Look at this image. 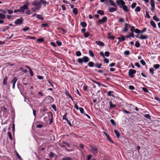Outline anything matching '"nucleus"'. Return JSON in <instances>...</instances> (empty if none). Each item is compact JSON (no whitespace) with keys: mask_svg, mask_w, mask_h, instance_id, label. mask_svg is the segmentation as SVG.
<instances>
[{"mask_svg":"<svg viewBox=\"0 0 160 160\" xmlns=\"http://www.w3.org/2000/svg\"><path fill=\"white\" fill-rule=\"evenodd\" d=\"M150 0V5L152 7L151 10L152 11H154L155 9V5L154 1L153 0Z\"/></svg>","mask_w":160,"mask_h":160,"instance_id":"obj_6","label":"nucleus"},{"mask_svg":"<svg viewBox=\"0 0 160 160\" xmlns=\"http://www.w3.org/2000/svg\"><path fill=\"white\" fill-rule=\"evenodd\" d=\"M58 45L59 46H60L62 45V42L59 41H56Z\"/></svg>","mask_w":160,"mask_h":160,"instance_id":"obj_60","label":"nucleus"},{"mask_svg":"<svg viewBox=\"0 0 160 160\" xmlns=\"http://www.w3.org/2000/svg\"><path fill=\"white\" fill-rule=\"evenodd\" d=\"M131 27V26L127 23H125L124 29L122 30V31L125 32H127L128 31V27Z\"/></svg>","mask_w":160,"mask_h":160,"instance_id":"obj_7","label":"nucleus"},{"mask_svg":"<svg viewBox=\"0 0 160 160\" xmlns=\"http://www.w3.org/2000/svg\"><path fill=\"white\" fill-rule=\"evenodd\" d=\"M88 87V86L87 85H86V84H84L83 87L84 90L85 91L87 90Z\"/></svg>","mask_w":160,"mask_h":160,"instance_id":"obj_49","label":"nucleus"},{"mask_svg":"<svg viewBox=\"0 0 160 160\" xmlns=\"http://www.w3.org/2000/svg\"><path fill=\"white\" fill-rule=\"evenodd\" d=\"M114 132L116 134L117 137L119 138L120 134L118 132V131L117 130H114Z\"/></svg>","mask_w":160,"mask_h":160,"instance_id":"obj_29","label":"nucleus"},{"mask_svg":"<svg viewBox=\"0 0 160 160\" xmlns=\"http://www.w3.org/2000/svg\"><path fill=\"white\" fill-rule=\"evenodd\" d=\"M153 71L154 69L153 68H150L149 69L150 72L152 74H153L154 73Z\"/></svg>","mask_w":160,"mask_h":160,"instance_id":"obj_55","label":"nucleus"},{"mask_svg":"<svg viewBox=\"0 0 160 160\" xmlns=\"http://www.w3.org/2000/svg\"><path fill=\"white\" fill-rule=\"evenodd\" d=\"M153 18L155 21L157 22H159L160 21V19L156 15H154L153 17Z\"/></svg>","mask_w":160,"mask_h":160,"instance_id":"obj_23","label":"nucleus"},{"mask_svg":"<svg viewBox=\"0 0 160 160\" xmlns=\"http://www.w3.org/2000/svg\"><path fill=\"white\" fill-rule=\"evenodd\" d=\"M110 122L112 125H116V123L114 121L113 119H111L110 120Z\"/></svg>","mask_w":160,"mask_h":160,"instance_id":"obj_59","label":"nucleus"},{"mask_svg":"<svg viewBox=\"0 0 160 160\" xmlns=\"http://www.w3.org/2000/svg\"><path fill=\"white\" fill-rule=\"evenodd\" d=\"M97 13L101 15H102L104 14V12L103 11L99 10L97 11Z\"/></svg>","mask_w":160,"mask_h":160,"instance_id":"obj_26","label":"nucleus"},{"mask_svg":"<svg viewBox=\"0 0 160 160\" xmlns=\"http://www.w3.org/2000/svg\"><path fill=\"white\" fill-rule=\"evenodd\" d=\"M129 27L131 28V29H130V31L132 32H134V31H135V28L134 27L131 26V27Z\"/></svg>","mask_w":160,"mask_h":160,"instance_id":"obj_41","label":"nucleus"},{"mask_svg":"<svg viewBox=\"0 0 160 160\" xmlns=\"http://www.w3.org/2000/svg\"><path fill=\"white\" fill-rule=\"evenodd\" d=\"M124 20L123 18H120L119 19L118 22H124Z\"/></svg>","mask_w":160,"mask_h":160,"instance_id":"obj_44","label":"nucleus"},{"mask_svg":"<svg viewBox=\"0 0 160 160\" xmlns=\"http://www.w3.org/2000/svg\"><path fill=\"white\" fill-rule=\"evenodd\" d=\"M96 43L98 45L101 46H104V43L101 41H96Z\"/></svg>","mask_w":160,"mask_h":160,"instance_id":"obj_11","label":"nucleus"},{"mask_svg":"<svg viewBox=\"0 0 160 160\" xmlns=\"http://www.w3.org/2000/svg\"><path fill=\"white\" fill-rule=\"evenodd\" d=\"M91 151L92 152L93 154L95 155L98 153V150L97 148L95 147H91Z\"/></svg>","mask_w":160,"mask_h":160,"instance_id":"obj_5","label":"nucleus"},{"mask_svg":"<svg viewBox=\"0 0 160 160\" xmlns=\"http://www.w3.org/2000/svg\"><path fill=\"white\" fill-rule=\"evenodd\" d=\"M141 10V8L139 6L137 7L136 8H135V10L136 12H139Z\"/></svg>","mask_w":160,"mask_h":160,"instance_id":"obj_34","label":"nucleus"},{"mask_svg":"<svg viewBox=\"0 0 160 160\" xmlns=\"http://www.w3.org/2000/svg\"><path fill=\"white\" fill-rule=\"evenodd\" d=\"M110 53L108 51H106L105 52V55L106 57H108L109 56Z\"/></svg>","mask_w":160,"mask_h":160,"instance_id":"obj_52","label":"nucleus"},{"mask_svg":"<svg viewBox=\"0 0 160 160\" xmlns=\"http://www.w3.org/2000/svg\"><path fill=\"white\" fill-rule=\"evenodd\" d=\"M78 63H81L82 62H83V59L82 58H78Z\"/></svg>","mask_w":160,"mask_h":160,"instance_id":"obj_39","label":"nucleus"},{"mask_svg":"<svg viewBox=\"0 0 160 160\" xmlns=\"http://www.w3.org/2000/svg\"><path fill=\"white\" fill-rule=\"evenodd\" d=\"M73 13L75 15H77L78 13V10L76 8H74L72 10Z\"/></svg>","mask_w":160,"mask_h":160,"instance_id":"obj_24","label":"nucleus"},{"mask_svg":"<svg viewBox=\"0 0 160 160\" xmlns=\"http://www.w3.org/2000/svg\"><path fill=\"white\" fill-rule=\"evenodd\" d=\"M121 8H122L123 10L124 11L126 12H128V9L127 8V7L125 4L123 6H122Z\"/></svg>","mask_w":160,"mask_h":160,"instance_id":"obj_19","label":"nucleus"},{"mask_svg":"<svg viewBox=\"0 0 160 160\" xmlns=\"http://www.w3.org/2000/svg\"><path fill=\"white\" fill-rule=\"evenodd\" d=\"M155 99L156 100L158 101L159 102V103H160V98H159L158 97H155Z\"/></svg>","mask_w":160,"mask_h":160,"instance_id":"obj_64","label":"nucleus"},{"mask_svg":"<svg viewBox=\"0 0 160 160\" xmlns=\"http://www.w3.org/2000/svg\"><path fill=\"white\" fill-rule=\"evenodd\" d=\"M160 65L159 64H156L153 65V67L156 69H158L160 67Z\"/></svg>","mask_w":160,"mask_h":160,"instance_id":"obj_37","label":"nucleus"},{"mask_svg":"<svg viewBox=\"0 0 160 160\" xmlns=\"http://www.w3.org/2000/svg\"><path fill=\"white\" fill-rule=\"evenodd\" d=\"M113 93V91H110L108 92L107 95L108 96H111L114 97L115 96Z\"/></svg>","mask_w":160,"mask_h":160,"instance_id":"obj_13","label":"nucleus"},{"mask_svg":"<svg viewBox=\"0 0 160 160\" xmlns=\"http://www.w3.org/2000/svg\"><path fill=\"white\" fill-rule=\"evenodd\" d=\"M104 61L106 63H108L109 62V60L107 58H105V57L104 58Z\"/></svg>","mask_w":160,"mask_h":160,"instance_id":"obj_54","label":"nucleus"},{"mask_svg":"<svg viewBox=\"0 0 160 160\" xmlns=\"http://www.w3.org/2000/svg\"><path fill=\"white\" fill-rule=\"evenodd\" d=\"M107 21V18L106 17H104L102 19H100L99 20V22L101 23H103Z\"/></svg>","mask_w":160,"mask_h":160,"instance_id":"obj_10","label":"nucleus"},{"mask_svg":"<svg viewBox=\"0 0 160 160\" xmlns=\"http://www.w3.org/2000/svg\"><path fill=\"white\" fill-rule=\"evenodd\" d=\"M8 135L10 139L11 140H12V138L11 133L10 132H8Z\"/></svg>","mask_w":160,"mask_h":160,"instance_id":"obj_57","label":"nucleus"},{"mask_svg":"<svg viewBox=\"0 0 160 160\" xmlns=\"http://www.w3.org/2000/svg\"><path fill=\"white\" fill-rule=\"evenodd\" d=\"M101 64H96L95 65V66L96 68H100L101 67Z\"/></svg>","mask_w":160,"mask_h":160,"instance_id":"obj_43","label":"nucleus"},{"mask_svg":"<svg viewBox=\"0 0 160 160\" xmlns=\"http://www.w3.org/2000/svg\"><path fill=\"white\" fill-rule=\"evenodd\" d=\"M150 24L152 26L153 28H156V25L155 23V22L153 21H151L150 22Z\"/></svg>","mask_w":160,"mask_h":160,"instance_id":"obj_25","label":"nucleus"},{"mask_svg":"<svg viewBox=\"0 0 160 160\" xmlns=\"http://www.w3.org/2000/svg\"><path fill=\"white\" fill-rule=\"evenodd\" d=\"M8 79V77H5L3 80V83L4 85H6L7 84V81Z\"/></svg>","mask_w":160,"mask_h":160,"instance_id":"obj_21","label":"nucleus"},{"mask_svg":"<svg viewBox=\"0 0 160 160\" xmlns=\"http://www.w3.org/2000/svg\"><path fill=\"white\" fill-rule=\"evenodd\" d=\"M140 63L141 64L143 65H145L146 64V62H145L143 60H141L140 61Z\"/></svg>","mask_w":160,"mask_h":160,"instance_id":"obj_48","label":"nucleus"},{"mask_svg":"<svg viewBox=\"0 0 160 160\" xmlns=\"http://www.w3.org/2000/svg\"><path fill=\"white\" fill-rule=\"evenodd\" d=\"M29 4V2H26L24 5L20 7L19 9L20 12L24 13L25 9H28V6Z\"/></svg>","mask_w":160,"mask_h":160,"instance_id":"obj_1","label":"nucleus"},{"mask_svg":"<svg viewBox=\"0 0 160 160\" xmlns=\"http://www.w3.org/2000/svg\"><path fill=\"white\" fill-rule=\"evenodd\" d=\"M135 32L137 33H140V31L138 29L136 28L135 30Z\"/></svg>","mask_w":160,"mask_h":160,"instance_id":"obj_53","label":"nucleus"},{"mask_svg":"<svg viewBox=\"0 0 160 160\" xmlns=\"http://www.w3.org/2000/svg\"><path fill=\"white\" fill-rule=\"evenodd\" d=\"M135 46L137 48H138L140 46V43L138 41L136 42L135 43Z\"/></svg>","mask_w":160,"mask_h":160,"instance_id":"obj_30","label":"nucleus"},{"mask_svg":"<svg viewBox=\"0 0 160 160\" xmlns=\"http://www.w3.org/2000/svg\"><path fill=\"white\" fill-rule=\"evenodd\" d=\"M117 10L116 8L111 7L109 9V11L110 12H113Z\"/></svg>","mask_w":160,"mask_h":160,"instance_id":"obj_17","label":"nucleus"},{"mask_svg":"<svg viewBox=\"0 0 160 160\" xmlns=\"http://www.w3.org/2000/svg\"><path fill=\"white\" fill-rule=\"evenodd\" d=\"M108 1L110 2L111 4V5L112 6H114V7H117V5L116 4L113 2V1L112 0H108Z\"/></svg>","mask_w":160,"mask_h":160,"instance_id":"obj_16","label":"nucleus"},{"mask_svg":"<svg viewBox=\"0 0 160 160\" xmlns=\"http://www.w3.org/2000/svg\"><path fill=\"white\" fill-rule=\"evenodd\" d=\"M117 5L121 8L122 6L125 4V2L123 0H116Z\"/></svg>","mask_w":160,"mask_h":160,"instance_id":"obj_3","label":"nucleus"},{"mask_svg":"<svg viewBox=\"0 0 160 160\" xmlns=\"http://www.w3.org/2000/svg\"><path fill=\"white\" fill-rule=\"evenodd\" d=\"M136 2H134L132 3L131 5V7L132 8H134L136 5Z\"/></svg>","mask_w":160,"mask_h":160,"instance_id":"obj_47","label":"nucleus"},{"mask_svg":"<svg viewBox=\"0 0 160 160\" xmlns=\"http://www.w3.org/2000/svg\"><path fill=\"white\" fill-rule=\"evenodd\" d=\"M120 42L124 41L125 40V37L122 35H121V37L117 38Z\"/></svg>","mask_w":160,"mask_h":160,"instance_id":"obj_9","label":"nucleus"},{"mask_svg":"<svg viewBox=\"0 0 160 160\" xmlns=\"http://www.w3.org/2000/svg\"><path fill=\"white\" fill-rule=\"evenodd\" d=\"M16 155L18 159H19L20 160H22L21 157L19 155L18 153L17 152H16Z\"/></svg>","mask_w":160,"mask_h":160,"instance_id":"obj_32","label":"nucleus"},{"mask_svg":"<svg viewBox=\"0 0 160 160\" xmlns=\"http://www.w3.org/2000/svg\"><path fill=\"white\" fill-rule=\"evenodd\" d=\"M109 104L110 105V109L114 108L116 107V105L112 104V102L111 101H109Z\"/></svg>","mask_w":160,"mask_h":160,"instance_id":"obj_14","label":"nucleus"},{"mask_svg":"<svg viewBox=\"0 0 160 160\" xmlns=\"http://www.w3.org/2000/svg\"><path fill=\"white\" fill-rule=\"evenodd\" d=\"M76 55L77 56H80L81 55V53L80 51H78L76 52Z\"/></svg>","mask_w":160,"mask_h":160,"instance_id":"obj_38","label":"nucleus"},{"mask_svg":"<svg viewBox=\"0 0 160 160\" xmlns=\"http://www.w3.org/2000/svg\"><path fill=\"white\" fill-rule=\"evenodd\" d=\"M29 29H30L29 28V27H26V28H23L22 29V30L24 32H26V31L29 30Z\"/></svg>","mask_w":160,"mask_h":160,"instance_id":"obj_45","label":"nucleus"},{"mask_svg":"<svg viewBox=\"0 0 160 160\" xmlns=\"http://www.w3.org/2000/svg\"><path fill=\"white\" fill-rule=\"evenodd\" d=\"M29 72L31 76H32L33 75V72L31 69H29Z\"/></svg>","mask_w":160,"mask_h":160,"instance_id":"obj_62","label":"nucleus"},{"mask_svg":"<svg viewBox=\"0 0 160 160\" xmlns=\"http://www.w3.org/2000/svg\"><path fill=\"white\" fill-rule=\"evenodd\" d=\"M146 17L147 18H150V16L149 15V13L148 12H146Z\"/></svg>","mask_w":160,"mask_h":160,"instance_id":"obj_61","label":"nucleus"},{"mask_svg":"<svg viewBox=\"0 0 160 160\" xmlns=\"http://www.w3.org/2000/svg\"><path fill=\"white\" fill-rule=\"evenodd\" d=\"M83 62H87L89 61L88 58L86 56H85L82 58Z\"/></svg>","mask_w":160,"mask_h":160,"instance_id":"obj_18","label":"nucleus"},{"mask_svg":"<svg viewBox=\"0 0 160 160\" xmlns=\"http://www.w3.org/2000/svg\"><path fill=\"white\" fill-rule=\"evenodd\" d=\"M62 160H72L70 157H65L62 159Z\"/></svg>","mask_w":160,"mask_h":160,"instance_id":"obj_40","label":"nucleus"},{"mask_svg":"<svg viewBox=\"0 0 160 160\" xmlns=\"http://www.w3.org/2000/svg\"><path fill=\"white\" fill-rule=\"evenodd\" d=\"M18 79L16 78H15L13 79L12 80L11 82L12 83H16Z\"/></svg>","mask_w":160,"mask_h":160,"instance_id":"obj_36","label":"nucleus"},{"mask_svg":"<svg viewBox=\"0 0 160 160\" xmlns=\"http://www.w3.org/2000/svg\"><path fill=\"white\" fill-rule=\"evenodd\" d=\"M31 11L30 10H28L26 12V13L28 15H30L31 14Z\"/></svg>","mask_w":160,"mask_h":160,"instance_id":"obj_63","label":"nucleus"},{"mask_svg":"<svg viewBox=\"0 0 160 160\" xmlns=\"http://www.w3.org/2000/svg\"><path fill=\"white\" fill-rule=\"evenodd\" d=\"M52 97H51L50 96H48L47 98H46V99H49V100H50V101H49V102H48L49 103H51V99H52Z\"/></svg>","mask_w":160,"mask_h":160,"instance_id":"obj_51","label":"nucleus"},{"mask_svg":"<svg viewBox=\"0 0 160 160\" xmlns=\"http://www.w3.org/2000/svg\"><path fill=\"white\" fill-rule=\"evenodd\" d=\"M65 94H66V95L68 96L69 97H70V98L71 99V100H72V101H73V98H72V97L71 96V95L70 94L69 92L67 91H65Z\"/></svg>","mask_w":160,"mask_h":160,"instance_id":"obj_22","label":"nucleus"},{"mask_svg":"<svg viewBox=\"0 0 160 160\" xmlns=\"http://www.w3.org/2000/svg\"><path fill=\"white\" fill-rule=\"evenodd\" d=\"M81 26L83 28L87 26V23L85 22H82L81 23Z\"/></svg>","mask_w":160,"mask_h":160,"instance_id":"obj_28","label":"nucleus"},{"mask_svg":"<svg viewBox=\"0 0 160 160\" xmlns=\"http://www.w3.org/2000/svg\"><path fill=\"white\" fill-rule=\"evenodd\" d=\"M89 36V33L88 32H86L84 33V36L85 38H87Z\"/></svg>","mask_w":160,"mask_h":160,"instance_id":"obj_35","label":"nucleus"},{"mask_svg":"<svg viewBox=\"0 0 160 160\" xmlns=\"http://www.w3.org/2000/svg\"><path fill=\"white\" fill-rule=\"evenodd\" d=\"M23 19L22 18L20 19H18L15 22V23L16 24H21L22 23Z\"/></svg>","mask_w":160,"mask_h":160,"instance_id":"obj_8","label":"nucleus"},{"mask_svg":"<svg viewBox=\"0 0 160 160\" xmlns=\"http://www.w3.org/2000/svg\"><path fill=\"white\" fill-rule=\"evenodd\" d=\"M88 65L90 67H93L94 66V63L93 62H90L88 63Z\"/></svg>","mask_w":160,"mask_h":160,"instance_id":"obj_33","label":"nucleus"},{"mask_svg":"<svg viewBox=\"0 0 160 160\" xmlns=\"http://www.w3.org/2000/svg\"><path fill=\"white\" fill-rule=\"evenodd\" d=\"M36 16V18L40 20H43V18H42V16L41 15H37V14H34L33 15V16Z\"/></svg>","mask_w":160,"mask_h":160,"instance_id":"obj_12","label":"nucleus"},{"mask_svg":"<svg viewBox=\"0 0 160 160\" xmlns=\"http://www.w3.org/2000/svg\"><path fill=\"white\" fill-rule=\"evenodd\" d=\"M6 18V16L4 14L0 13V19H4Z\"/></svg>","mask_w":160,"mask_h":160,"instance_id":"obj_27","label":"nucleus"},{"mask_svg":"<svg viewBox=\"0 0 160 160\" xmlns=\"http://www.w3.org/2000/svg\"><path fill=\"white\" fill-rule=\"evenodd\" d=\"M136 72V71L135 70L130 69L129 70L128 75L131 78H133L134 76V74Z\"/></svg>","mask_w":160,"mask_h":160,"instance_id":"obj_4","label":"nucleus"},{"mask_svg":"<svg viewBox=\"0 0 160 160\" xmlns=\"http://www.w3.org/2000/svg\"><path fill=\"white\" fill-rule=\"evenodd\" d=\"M79 109L80 112L81 113L83 114L84 113V109L82 108H79Z\"/></svg>","mask_w":160,"mask_h":160,"instance_id":"obj_50","label":"nucleus"},{"mask_svg":"<svg viewBox=\"0 0 160 160\" xmlns=\"http://www.w3.org/2000/svg\"><path fill=\"white\" fill-rule=\"evenodd\" d=\"M124 54L126 55H128L130 54V52L129 51H125L124 52Z\"/></svg>","mask_w":160,"mask_h":160,"instance_id":"obj_42","label":"nucleus"},{"mask_svg":"<svg viewBox=\"0 0 160 160\" xmlns=\"http://www.w3.org/2000/svg\"><path fill=\"white\" fill-rule=\"evenodd\" d=\"M32 4L33 6L35 7L36 9L37 10H39L41 7V3L38 0H35L34 1Z\"/></svg>","mask_w":160,"mask_h":160,"instance_id":"obj_2","label":"nucleus"},{"mask_svg":"<svg viewBox=\"0 0 160 160\" xmlns=\"http://www.w3.org/2000/svg\"><path fill=\"white\" fill-rule=\"evenodd\" d=\"M147 30V28H144L143 29L140 31V32L143 33L146 32Z\"/></svg>","mask_w":160,"mask_h":160,"instance_id":"obj_58","label":"nucleus"},{"mask_svg":"<svg viewBox=\"0 0 160 160\" xmlns=\"http://www.w3.org/2000/svg\"><path fill=\"white\" fill-rule=\"evenodd\" d=\"M40 3L43 4L44 6H46V4H48L49 2H46L45 0H40Z\"/></svg>","mask_w":160,"mask_h":160,"instance_id":"obj_15","label":"nucleus"},{"mask_svg":"<svg viewBox=\"0 0 160 160\" xmlns=\"http://www.w3.org/2000/svg\"><path fill=\"white\" fill-rule=\"evenodd\" d=\"M48 26V25L47 23H43L41 25V26L42 27H47Z\"/></svg>","mask_w":160,"mask_h":160,"instance_id":"obj_46","label":"nucleus"},{"mask_svg":"<svg viewBox=\"0 0 160 160\" xmlns=\"http://www.w3.org/2000/svg\"><path fill=\"white\" fill-rule=\"evenodd\" d=\"M148 38V37L147 35H141L140 36L139 39H145Z\"/></svg>","mask_w":160,"mask_h":160,"instance_id":"obj_20","label":"nucleus"},{"mask_svg":"<svg viewBox=\"0 0 160 160\" xmlns=\"http://www.w3.org/2000/svg\"><path fill=\"white\" fill-rule=\"evenodd\" d=\"M108 38L112 40H113L114 38V37L113 36H111L110 33L108 34Z\"/></svg>","mask_w":160,"mask_h":160,"instance_id":"obj_56","label":"nucleus"},{"mask_svg":"<svg viewBox=\"0 0 160 160\" xmlns=\"http://www.w3.org/2000/svg\"><path fill=\"white\" fill-rule=\"evenodd\" d=\"M89 55L92 57H94V54L93 52L91 50H89Z\"/></svg>","mask_w":160,"mask_h":160,"instance_id":"obj_31","label":"nucleus"}]
</instances>
